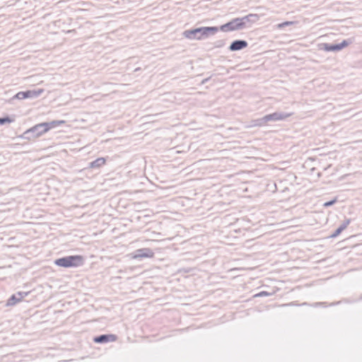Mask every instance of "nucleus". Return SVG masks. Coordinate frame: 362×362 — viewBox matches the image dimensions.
Here are the masks:
<instances>
[{
  "label": "nucleus",
  "mask_w": 362,
  "mask_h": 362,
  "mask_svg": "<svg viewBox=\"0 0 362 362\" xmlns=\"http://www.w3.org/2000/svg\"><path fill=\"white\" fill-rule=\"evenodd\" d=\"M217 33V26H203L185 30L182 33V35L191 40H203Z\"/></svg>",
  "instance_id": "1"
},
{
  "label": "nucleus",
  "mask_w": 362,
  "mask_h": 362,
  "mask_svg": "<svg viewBox=\"0 0 362 362\" xmlns=\"http://www.w3.org/2000/svg\"><path fill=\"white\" fill-rule=\"evenodd\" d=\"M292 113L285 112H274L267 114L262 117L253 119L250 122V127H262L267 126L270 122L286 120Z\"/></svg>",
  "instance_id": "2"
},
{
  "label": "nucleus",
  "mask_w": 362,
  "mask_h": 362,
  "mask_svg": "<svg viewBox=\"0 0 362 362\" xmlns=\"http://www.w3.org/2000/svg\"><path fill=\"white\" fill-rule=\"evenodd\" d=\"M56 266L63 268H76L83 266L85 257L81 255L64 256L54 261Z\"/></svg>",
  "instance_id": "3"
},
{
  "label": "nucleus",
  "mask_w": 362,
  "mask_h": 362,
  "mask_svg": "<svg viewBox=\"0 0 362 362\" xmlns=\"http://www.w3.org/2000/svg\"><path fill=\"white\" fill-rule=\"evenodd\" d=\"M354 42V37H350L343 40L339 43H320L318 44V49L327 52H338L352 44Z\"/></svg>",
  "instance_id": "4"
},
{
  "label": "nucleus",
  "mask_w": 362,
  "mask_h": 362,
  "mask_svg": "<svg viewBox=\"0 0 362 362\" xmlns=\"http://www.w3.org/2000/svg\"><path fill=\"white\" fill-rule=\"evenodd\" d=\"M45 134V132L41 122L28 129L22 134L18 135L17 138L30 141L32 139L38 138Z\"/></svg>",
  "instance_id": "5"
},
{
  "label": "nucleus",
  "mask_w": 362,
  "mask_h": 362,
  "mask_svg": "<svg viewBox=\"0 0 362 362\" xmlns=\"http://www.w3.org/2000/svg\"><path fill=\"white\" fill-rule=\"evenodd\" d=\"M243 21H240V18H235L230 20V21L220 25L217 26L218 32H232L235 30H239L243 29L242 25Z\"/></svg>",
  "instance_id": "6"
},
{
  "label": "nucleus",
  "mask_w": 362,
  "mask_h": 362,
  "mask_svg": "<svg viewBox=\"0 0 362 362\" xmlns=\"http://www.w3.org/2000/svg\"><path fill=\"white\" fill-rule=\"evenodd\" d=\"M132 255L133 259L141 260L144 258L153 257L154 256V252L151 248L144 247L136 250Z\"/></svg>",
  "instance_id": "7"
},
{
  "label": "nucleus",
  "mask_w": 362,
  "mask_h": 362,
  "mask_svg": "<svg viewBox=\"0 0 362 362\" xmlns=\"http://www.w3.org/2000/svg\"><path fill=\"white\" fill-rule=\"evenodd\" d=\"M117 339V336L115 334H103L93 337V341L95 344H104L115 341Z\"/></svg>",
  "instance_id": "8"
},
{
  "label": "nucleus",
  "mask_w": 362,
  "mask_h": 362,
  "mask_svg": "<svg viewBox=\"0 0 362 362\" xmlns=\"http://www.w3.org/2000/svg\"><path fill=\"white\" fill-rule=\"evenodd\" d=\"M30 293L29 291H18L11 295L6 301L7 306H13L21 302L22 299Z\"/></svg>",
  "instance_id": "9"
},
{
  "label": "nucleus",
  "mask_w": 362,
  "mask_h": 362,
  "mask_svg": "<svg viewBox=\"0 0 362 362\" xmlns=\"http://www.w3.org/2000/svg\"><path fill=\"white\" fill-rule=\"evenodd\" d=\"M107 159L108 157L98 158L95 160L89 162L88 166L85 168V170L92 169L94 170H99L103 166H104L106 164Z\"/></svg>",
  "instance_id": "10"
},
{
  "label": "nucleus",
  "mask_w": 362,
  "mask_h": 362,
  "mask_svg": "<svg viewBox=\"0 0 362 362\" xmlns=\"http://www.w3.org/2000/svg\"><path fill=\"white\" fill-rule=\"evenodd\" d=\"M248 46V42L245 40H235L231 42L228 47V49L230 52L240 51Z\"/></svg>",
  "instance_id": "11"
},
{
  "label": "nucleus",
  "mask_w": 362,
  "mask_h": 362,
  "mask_svg": "<svg viewBox=\"0 0 362 362\" xmlns=\"http://www.w3.org/2000/svg\"><path fill=\"white\" fill-rule=\"evenodd\" d=\"M240 21H243L242 25L243 28H246L247 23H254L259 19L258 14L250 13L245 16L240 18Z\"/></svg>",
  "instance_id": "12"
},
{
  "label": "nucleus",
  "mask_w": 362,
  "mask_h": 362,
  "mask_svg": "<svg viewBox=\"0 0 362 362\" xmlns=\"http://www.w3.org/2000/svg\"><path fill=\"white\" fill-rule=\"evenodd\" d=\"M64 120H52L51 122H42L45 133L49 132L50 129H52L58 126L64 124Z\"/></svg>",
  "instance_id": "13"
},
{
  "label": "nucleus",
  "mask_w": 362,
  "mask_h": 362,
  "mask_svg": "<svg viewBox=\"0 0 362 362\" xmlns=\"http://www.w3.org/2000/svg\"><path fill=\"white\" fill-rule=\"evenodd\" d=\"M15 121V115H6L4 117H0V126L11 124Z\"/></svg>",
  "instance_id": "14"
},
{
  "label": "nucleus",
  "mask_w": 362,
  "mask_h": 362,
  "mask_svg": "<svg viewBox=\"0 0 362 362\" xmlns=\"http://www.w3.org/2000/svg\"><path fill=\"white\" fill-rule=\"evenodd\" d=\"M346 228L341 224L331 235L329 238H335L338 237Z\"/></svg>",
  "instance_id": "15"
},
{
  "label": "nucleus",
  "mask_w": 362,
  "mask_h": 362,
  "mask_svg": "<svg viewBox=\"0 0 362 362\" xmlns=\"http://www.w3.org/2000/svg\"><path fill=\"white\" fill-rule=\"evenodd\" d=\"M30 91V98H36L39 97L43 92L44 89L40 88L37 90H29Z\"/></svg>",
  "instance_id": "16"
},
{
  "label": "nucleus",
  "mask_w": 362,
  "mask_h": 362,
  "mask_svg": "<svg viewBox=\"0 0 362 362\" xmlns=\"http://www.w3.org/2000/svg\"><path fill=\"white\" fill-rule=\"evenodd\" d=\"M337 202V197H335L334 198H333L331 200H329L327 202H325L324 204H323V206L325 207V208H328L329 206H332V205H334V204H336Z\"/></svg>",
  "instance_id": "17"
},
{
  "label": "nucleus",
  "mask_w": 362,
  "mask_h": 362,
  "mask_svg": "<svg viewBox=\"0 0 362 362\" xmlns=\"http://www.w3.org/2000/svg\"><path fill=\"white\" fill-rule=\"evenodd\" d=\"M272 295V293H269L266 291H260V292L256 293L255 295H254L253 297H255V298H256V297H268V296H271Z\"/></svg>",
  "instance_id": "18"
},
{
  "label": "nucleus",
  "mask_w": 362,
  "mask_h": 362,
  "mask_svg": "<svg viewBox=\"0 0 362 362\" xmlns=\"http://www.w3.org/2000/svg\"><path fill=\"white\" fill-rule=\"evenodd\" d=\"M214 47L216 48H221L226 45V40H218L214 43Z\"/></svg>",
  "instance_id": "19"
},
{
  "label": "nucleus",
  "mask_w": 362,
  "mask_h": 362,
  "mask_svg": "<svg viewBox=\"0 0 362 362\" xmlns=\"http://www.w3.org/2000/svg\"><path fill=\"white\" fill-rule=\"evenodd\" d=\"M294 23H295V22H293V21H284V22H282L281 23H279L277 25V28H279V29H282V28H284L286 26L291 25H293Z\"/></svg>",
  "instance_id": "20"
},
{
  "label": "nucleus",
  "mask_w": 362,
  "mask_h": 362,
  "mask_svg": "<svg viewBox=\"0 0 362 362\" xmlns=\"http://www.w3.org/2000/svg\"><path fill=\"white\" fill-rule=\"evenodd\" d=\"M15 99H17V100H24L25 98H24V93H23V91L18 92L11 98V100H15Z\"/></svg>",
  "instance_id": "21"
},
{
  "label": "nucleus",
  "mask_w": 362,
  "mask_h": 362,
  "mask_svg": "<svg viewBox=\"0 0 362 362\" xmlns=\"http://www.w3.org/2000/svg\"><path fill=\"white\" fill-rule=\"evenodd\" d=\"M351 221V218H345L343 221V223H341V225L345 228H346L347 226L350 224Z\"/></svg>",
  "instance_id": "22"
},
{
  "label": "nucleus",
  "mask_w": 362,
  "mask_h": 362,
  "mask_svg": "<svg viewBox=\"0 0 362 362\" xmlns=\"http://www.w3.org/2000/svg\"><path fill=\"white\" fill-rule=\"evenodd\" d=\"M359 300H362V294L360 296V297L358 298V299H356V300H346V302H348V303H356L357 301H359Z\"/></svg>",
  "instance_id": "23"
},
{
  "label": "nucleus",
  "mask_w": 362,
  "mask_h": 362,
  "mask_svg": "<svg viewBox=\"0 0 362 362\" xmlns=\"http://www.w3.org/2000/svg\"><path fill=\"white\" fill-rule=\"evenodd\" d=\"M23 93H24V98L25 99L30 98V94L29 90H26L25 91H23Z\"/></svg>",
  "instance_id": "24"
},
{
  "label": "nucleus",
  "mask_w": 362,
  "mask_h": 362,
  "mask_svg": "<svg viewBox=\"0 0 362 362\" xmlns=\"http://www.w3.org/2000/svg\"><path fill=\"white\" fill-rule=\"evenodd\" d=\"M211 78V76L208 77V78H206L204 79H203L202 81H201V85H204L205 83H206Z\"/></svg>",
  "instance_id": "25"
},
{
  "label": "nucleus",
  "mask_w": 362,
  "mask_h": 362,
  "mask_svg": "<svg viewBox=\"0 0 362 362\" xmlns=\"http://www.w3.org/2000/svg\"><path fill=\"white\" fill-rule=\"evenodd\" d=\"M182 270H183V271H184V272H185V273H189V272H190L192 270V269H191V268H187V269H182Z\"/></svg>",
  "instance_id": "26"
},
{
  "label": "nucleus",
  "mask_w": 362,
  "mask_h": 362,
  "mask_svg": "<svg viewBox=\"0 0 362 362\" xmlns=\"http://www.w3.org/2000/svg\"><path fill=\"white\" fill-rule=\"evenodd\" d=\"M292 305H293V303H288V304H285V305H283V306Z\"/></svg>",
  "instance_id": "27"
}]
</instances>
